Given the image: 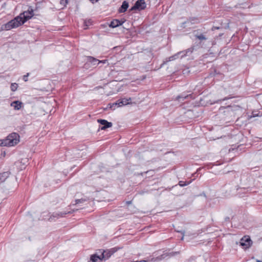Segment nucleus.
<instances>
[{
    "label": "nucleus",
    "mask_w": 262,
    "mask_h": 262,
    "mask_svg": "<svg viewBox=\"0 0 262 262\" xmlns=\"http://www.w3.org/2000/svg\"><path fill=\"white\" fill-rule=\"evenodd\" d=\"M34 15L33 10L29 8V9L21 13L19 16L11 20L7 24L2 26V30H10L23 25L28 19L31 18Z\"/></svg>",
    "instance_id": "nucleus-1"
},
{
    "label": "nucleus",
    "mask_w": 262,
    "mask_h": 262,
    "mask_svg": "<svg viewBox=\"0 0 262 262\" xmlns=\"http://www.w3.org/2000/svg\"><path fill=\"white\" fill-rule=\"evenodd\" d=\"M6 146H13L19 142V136L16 133H12L5 139Z\"/></svg>",
    "instance_id": "nucleus-2"
},
{
    "label": "nucleus",
    "mask_w": 262,
    "mask_h": 262,
    "mask_svg": "<svg viewBox=\"0 0 262 262\" xmlns=\"http://www.w3.org/2000/svg\"><path fill=\"white\" fill-rule=\"evenodd\" d=\"M120 249L121 248L120 247H116L110 249L104 250L102 252H101V256L104 260H106L109 258L112 255H113L114 253Z\"/></svg>",
    "instance_id": "nucleus-3"
},
{
    "label": "nucleus",
    "mask_w": 262,
    "mask_h": 262,
    "mask_svg": "<svg viewBox=\"0 0 262 262\" xmlns=\"http://www.w3.org/2000/svg\"><path fill=\"white\" fill-rule=\"evenodd\" d=\"M131 100V98H129L128 99L123 98L120 100H118L116 102L112 104H110V107L113 110H115L116 107H121L123 105H126L129 103V101Z\"/></svg>",
    "instance_id": "nucleus-4"
},
{
    "label": "nucleus",
    "mask_w": 262,
    "mask_h": 262,
    "mask_svg": "<svg viewBox=\"0 0 262 262\" xmlns=\"http://www.w3.org/2000/svg\"><path fill=\"white\" fill-rule=\"evenodd\" d=\"M252 244L250 238L248 236H244L240 241V245L244 249L249 248Z\"/></svg>",
    "instance_id": "nucleus-5"
},
{
    "label": "nucleus",
    "mask_w": 262,
    "mask_h": 262,
    "mask_svg": "<svg viewBox=\"0 0 262 262\" xmlns=\"http://www.w3.org/2000/svg\"><path fill=\"white\" fill-rule=\"evenodd\" d=\"M190 51L189 50L185 51H182L177 53V54H174L173 56H171L168 58V60H167L166 62L168 61H173L177 58H179V56L181 57V58H182L186 55L187 53L189 52Z\"/></svg>",
    "instance_id": "nucleus-6"
},
{
    "label": "nucleus",
    "mask_w": 262,
    "mask_h": 262,
    "mask_svg": "<svg viewBox=\"0 0 262 262\" xmlns=\"http://www.w3.org/2000/svg\"><path fill=\"white\" fill-rule=\"evenodd\" d=\"M146 7V4L144 0H138L135 5L132 7V10L138 9L143 10Z\"/></svg>",
    "instance_id": "nucleus-7"
},
{
    "label": "nucleus",
    "mask_w": 262,
    "mask_h": 262,
    "mask_svg": "<svg viewBox=\"0 0 262 262\" xmlns=\"http://www.w3.org/2000/svg\"><path fill=\"white\" fill-rule=\"evenodd\" d=\"M98 122L103 125V126L101 128V130H104L106 128L111 127L112 126V123L111 122H108L105 120L99 119L98 120Z\"/></svg>",
    "instance_id": "nucleus-8"
},
{
    "label": "nucleus",
    "mask_w": 262,
    "mask_h": 262,
    "mask_svg": "<svg viewBox=\"0 0 262 262\" xmlns=\"http://www.w3.org/2000/svg\"><path fill=\"white\" fill-rule=\"evenodd\" d=\"M10 106L15 110H19L23 106V103L18 100L13 101L11 103Z\"/></svg>",
    "instance_id": "nucleus-9"
},
{
    "label": "nucleus",
    "mask_w": 262,
    "mask_h": 262,
    "mask_svg": "<svg viewBox=\"0 0 262 262\" xmlns=\"http://www.w3.org/2000/svg\"><path fill=\"white\" fill-rule=\"evenodd\" d=\"M123 23V21H121L120 20L118 19H114L113 21H112L111 23L110 24L109 27L114 28L122 25Z\"/></svg>",
    "instance_id": "nucleus-10"
},
{
    "label": "nucleus",
    "mask_w": 262,
    "mask_h": 262,
    "mask_svg": "<svg viewBox=\"0 0 262 262\" xmlns=\"http://www.w3.org/2000/svg\"><path fill=\"white\" fill-rule=\"evenodd\" d=\"M91 259L93 262H102L104 260L101 254L100 256L94 254L91 256Z\"/></svg>",
    "instance_id": "nucleus-11"
},
{
    "label": "nucleus",
    "mask_w": 262,
    "mask_h": 262,
    "mask_svg": "<svg viewBox=\"0 0 262 262\" xmlns=\"http://www.w3.org/2000/svg\"><path fill=\"white\" fill-rule=\"evenodd\" d=\"M128 7V4L126 1H124L121 8L119 9V11L120 13H123L126 11Z\"/></svg>",
    "instance_id": "nucleus-12"
},
{
    "label": "nucleus",
    "mask_w": 262,
    "mask_h": 262,
    "mask_svg": "<svg viewBox=\"0 0 262 262\" xmlns=\"http://www.w3.org/2000/svg\"><path fill=\"white\" fill-rule=\"evenodd\" d=\"M9 172H4L0 174V181L1 182H4L6 179L9 177Z\"/></svg>",
    "instance_id": "nucleus-13"
},
{
    "label": "nucleus",
    "mask_w": 262,
    "mask_h": 262,
    "mask_svg": "<svg viewBox=\"0 0 262 262\" xmlns=\"http://www.w3.org/2000/svg\"><path fill=\"white\" fill-rule=\"evenodd\" d=\"M89 61L94 66L98 65L99 64V60H98L93 57H91V56L89 57Z\"/></svg>",
    "instance_id": "nucleus-14"
},
{
    "label": "nucleus",
    "mask_w": 262,
    "mask_h": 262,
    "mask_svg": "<svg viewBox=\"0 0 262 262\" xmlns=\"http://www.w3.org/2000/svg\"><path fill=\"white\" fill-rule=\"evenodd\" d=\"M18 88V84L16 83H12L11 84V90L13 92L16 91Z\"/></svg>",
    "instance_id": "nucleus-15"
},
{
    "label": "nucleus",
    "mask_w": 262,
    "mask_h": 262,
    "mask_svg": "<svg viewBox=\"0 0 262 262\" xmlns=\"http://www.w3.org/2000/svg\"><path fill=\"white\" fill-rule=\"evenodd\" d=\"M190 182H191L190 181L186 182V181H181L179 182V185L180 186L183 187V186H186V185L189 184L190 183Z\"/></svg>",
    "instance_id": "nucleus-16"
},
{
    "label": "nucleus",
    "mask_w": 262,
    "mask_h": 262,
    "mask_svg": "<svg viewBox=\"0 0 262 262\" xmlns=\"http://www.w3.org/2000/svg\"><path fill=\"white\" fill-rule=\"evenodd\" d=\"M3 187L5 188V190H4V191H7V190H12V189H13V187L12 188L11 187V186L9 184H7V183L5 184L3 186Z\"/></svg>",
    "instance_id": "nucleus-17"
},
{
    "label": "nucleus",
    "mask_w": 262,
    "mask_h": 262,
    "mask_svg": "<svg viewBox=\"0 0 262 262\" xmlns=\"http://www.w3.org/2000/svg\"><path fill=\"white\" fill-rule=\"evenodd\" d=\"M196 37L200 39V40H206V38L205 37V35L203 34H200L199 35H196Z\"/></svg>",
    "instance_id": "nucleus-18"
},
{
    "label": "nucleus",
    "mask_w": 262,
    "mask_h": 262,
    "mask_svg": "<svg viewBox=\"0 0 262 262\" xmlns=\"http://www.w3.org/2000/svg\"><path fill=\"white\" fill-rule=\"evenodd\" d=\"M68 0H61L60 4L65 6L68 3Z\"/></svg>",
    "instance_id": "nucleus-19"
},
{
    "label": "nucleus",
    "mask_w": 262,
    "mask_h": 262,
    "mask_svg": "<svg viewBox=\"0 0 262 262\" xmlns=\"http://www.w3.org/2000/svg\"><path fill=\"white\" fill-rule=\"evenodd\" d=\"M5 143H6V142H5V139H4V140H0V146H6Z\"/></svg>",
    "instance_id": "nucleus-20"
},
{
    "label": "nucleus",
    "mask_w": 262,
    "mask_h": 262,
    "mask_svg": "<svg viewBox=\"0 0 262 262\" xmlns=\"http://www.w3.org/2000/svg\"><path fill=\"white\" fill-rule=\"evenodd\" d=\"M99 63H104V64L107 63L108 64H109L107 60H99Z\"/></svg>",
    "instance_id": "nucleus-21"
},
{
    "label": "nucleus",
    "mask_w": 262,
    "mask_h": 262,
    "mask_svg": "<svg viewBox=\"0 0 262 262\" xmlns=\"http://www.w3.org/2000/svg\"><path fill=\"white\" fill-rule=\"evenodd\" d=\"M84 200H83V199H80V200H76V204H78L79 203H81L83 201H84Z\"/></svg>",
    "instance_id": "nucleus-22"
},
{
    "label": "nucleus",
    "mask_w": 262,
    "mask_h": 262,
    "mask_svg": "<svg viewBox=\"0 0 262 262\" xmlns=\"http://www.w3.org/2000/svg\"><path fill=\"white\" fill-rule=\"evenodd\" d=\"M258 116V115L257 114H254V113H252V115L249 117L250 118L252 117H255Z\"/></svg>",
    "instance_id": "nucleus-23"
},
{
    "label": "nucleus",
    "mask_w": 262,
    "mask_h": 262,
    "mask_svg": "<svg viewBox=\"0 0 262 262\" xmlns=\"http://www.w3.org/2000/svg\"><path fill=\"white\" fill-rule=\"evenodd\" d=\"M188 96H189L188 95H187L186 96H185V97H183V96H178L177 99H178V100H179L181 98H183L185 99V98H187Z\"/></svg>",
    "instance_id": "nucleus-24"
},
{
    "label": "nucleus",
    "mask_w": 262,
    "mask_h": 262,
    "mask_svg": "<svg viewBox=\"0 0 262 262\" xmlns=\"http://www.w3.org/2000/svg\"><path fill=\"white\" fill-rule=\"evenodd\" d=\"M66 213H63V214H61L60 215L59 214H56V217H57V218L59 217H61L62 216V214H66Z\"/></svg>",
    "instance_id": "nucleus-25"
},
{
    "label": "nucleus",
    "mask_w": 262,
    "mask_h": 262,
    "mask_svg": "<svg viewBox=\"0 0 262 262\" xmlns=\"http://www.w3.org/2000/svg\"><path fill=\"white\" fill-rule=\"evenodd\" d=\"M27 77H28V75H25L23 77V79L25 81H27L28 80V78H27Z\"/></svg>",
    "instance_id": "nucleus-26"
},
{
    "label": "nucleus",
    "mask_w": 262,
    "mask_h": 262,
    "mask_svg": "<svg viewBox=\"0 0 262 262\" xmlns=\"http://www.w3.org/2000/svg\"><path fill=\"white\" fill-rule=\"evenodd\" d=\"M207 194L205 193H204V192L200 194L201 196H205Z\"/></svg>",
    "instance_id": "nucleus-27"
},
{
    "label": "nucleus",
    "mask_w": 262,
    "mask_h": 262,
    "mask_svg": "<svg viewBox=\"0 0 262 262\" xmlns=\"http://www.w3.org/2000/svg\"><path fill=\"white\" fill-rule=\"evenodd\" d=\"M12 181L15 183V185H16V180L14 178L12 179Z\"/></svg>",
    "instance_id": "nucleus-28"
},
{
    "label": "nucleus",
    "mask_w": 262,
    "mask_h": 262,
    "mask_svg": "<svg viewBox=\"0 0 262 262\" xmlns=\"http://www.w3.org/2000/svg\"><path fill=\"white\" fill-rule=\"evenodd\" d=\"M93 3L97 2L98 0H90Z\"/></svg>",
    "instance_id": "nucleus-29"
},
{
    "label": "nucleus",
    "mask_w": 262,
    "mask_h": 262,
    "mask_svg": "<svg viewBox=\"0 0 262 262\" xmlns=\"http://www.w3.org/2000/svg\"><path fill=\"white\" fill-rule=\"evenodd\" d=\"M130 203V202H126L127 204H129Z\"/></svg>",
    "instance_id": "nucleus-30"
},
{
    "label": "nucleus",
    "mask_w": 262,
    "mask_h": 262,
    "mask_svg": "<svg viewBox=\"0 0 262 262\" xmlns=\"http://www.w3.org/2000/svg\"><path fill=\"white\" fill-rule=\"evenodd\" d=\"M195 23L198 22V19H195Z\"/></svg>",
    "instance_id": "nucleus-31"
},
{
    "label": "nucleus",
    "mask_w": 262,
    "mask_h": 262,
    "mask_svg": "<svg viewBox=\"0 0 262 262\" xmlns=\"http://www.w3.org/2000/svg\"><path fill=\"white\" fill-rule=\"evenodd\" d=\"M260 182L262 183V178H261Z\"/></svg>",
    "instance_id": "nucleus-32"
},
{
    "label": "nucleus",
    "mask_w": 262,
    "mask_h": 262,
    "mask_svg": "<svg viewBox=\"0 0 262 262\" xmlns=\"http://www.w3.org/2000/svg\"><path fill=\"white\" fill-rule=\"evenodd\" d=\"M9 193H6L5 194H9Z\"/></svg>",
    "instance_id": "nucleus-33"
}]
</instances>
